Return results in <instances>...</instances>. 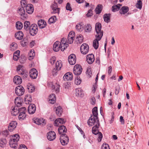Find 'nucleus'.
Wrapping results in <instances>:
<instances>
[{
	"instance_id": "1",
	"label": "nucleus",
	"mask_w": 149,
	"mask_h": 149,
	"mask_svg": "<svg viewBox=\"0 0 149 149\" xmlns=\"http://www.w3.org/2000/svg\"><path fill=\"white\" fill-rule=\"evenodd\" d=\"M101 24L100 23H97L95 25V39L93 40V45L96 49H98L99 47V41L100 40L103 36V31L101 30Z\"/></svg>"
},
{
	"instance_id": "2",
	"label": "nucleus",
	"mask_w": 149,
	"mask_h": 149,
	"mask_svg": "<svg viewBox=\"0 0 149 149\" xmlns=\"http://www.w3.org/2000/svg\"><path fill=\"white\" fill-rule=\"evenodd\" d=\"M66 40V38H63L61 40L60 43L58 41L55 42L53 45V50L57 52L60 49L61 51H64L68 46V44L67 43Z\"/></svg>"
},
{
	"instance_id": "3",
	"label": "nucleus",
	"mask_w": 149,
	"mask_h": 149,
	"mask_svg": "<svg viewBox=\"0 0 149 149\" xmlns=\"http://www.w3.org/2000/svg\"><path fill=\"white\" fill-rule=\"evenodd\" d=\"M88 124L89 126L99 125L98 118L95 117L93 116H91L88 121Z\"/></svg>"
},
{
	"instance_id": "4",
	"label": "nucleus",
	"mask_w": 149,
	"mask_h": 149,
	"mask_svg": "<svg viewBox=\"0 0 149 149\" xmlns=\"http://www.w3.org/2000/svg\"><path fill=\"white\" fill-rule=\"evenodd\" d=\"M29 29L30 34L32 36H34L38 32V26L36 24H32L30 26Z\"/></svg>"
},
{
	"instance_id": "5",
	"label": "nucleus",
	"mask_w": 149,
	"mask_h": 149,
	"mask_svg": "<svg viewBox=\"0 0 149 149\" xmlns=\"http://www.w3.org/2000/svg\"><path fill=\"white\" fill-rule=\"evenodd\" d=\"M15 93L18 96L22 95L24 92V89L21 85H19L16 87L15 90Z\"/></svg>"
},
{
	"instance_id": "6",
	"label": "nucleus",
	"mask_w": 149,
	"mask_h": 149,
	"mask_svg": "<svg viewBox=\"0 0 149 149\" xmlns=\"http://www.w3.org/2000/svg\"><path fill=\"white\" fill-rule=\"evenodd\" d=\"M60 140L61 143L63 146L67 144L69 141L68 137L65 134H63L61 135Z\"/></svg>"
},
{
	"instance_id": "7",
	"label": "nucleus",
	"mask_w": 149,
	"mask_h": 149,
	"mask_svg": "<svg viewBox=\"0 0 149 149\" xmlns=\"http://www.w3.org/2000/svg\"><path fill=\"white\" fill-rule=\"evenodd\" d=\"M33 122L38 125H44L46 122L45 120L42 118H34L33 119Z\"/></svg>"
},
{
	"instance_id": "8",
	"label": "nucleus",
	"mask_w": 149,
	"mask_h": 149,
	"mask_svg": "<svg viewBox=\"0 0 149 149\" xmlns=\"http://www.w3.org/2000/svg\"><path fill=\"white\" fill-rule=\"evenodd\" d=\"M89 47L88 45L86 43L82 44L80 47V50L81 53L83 54H87L89 51Z\"/></svg>"
},
{
	"instance_id": "9",
	"label": "nucleus",
	"mask_w": 149,
	"mask_h": 149,
	"mask_svg": "<svg viewBox=\"0 0 149 149\" xmlns=\"http://www.w3.org/2000/svg\"><path fill=\"white\" fill-rule=\"evenodd\" d=\"M49 86L52 89H54L56 92H59V85L58 83H54L53 82L48 83Z\"/></svg>"
},
{
	"instance_id": "10",
	"label": "nucleus",
	"mask_w": 149,
	"mask_h": 149,
	"mask_svg": "<svg viewBox=\"0 0 149 149\" xmlns=\"http://www.w3.org/2000/svg\"><path fill=\"white\" fill-rule=\"evenodd\" d=\"M82 70V67L79 64H76L74 67L73 72L74 74H80Z\"/></svg>"
},
{
	"instance_id": "11",
	"label": "nucleus",
	"mask_w": 149,
	"mask_h": 149,
	"mask_svg": "<svg viewBox=\"0 0 149 149\" xmlns=\"http://www.w3.org/2000/svg\"><path fill=\"white\" fill-rule=\"evenodd\" d=\"M68 61L70 65H74L76 63V57L75 55L72 54L69 56L68 58Z\"/></svg>"
},
{
	"instance_id": "12",
	"label": "nucleus",
	"mask_w": 149,
	"mask_h": 149,
	"mask_svg": "<svg viewBox=\"0 0 149 149\" xmlns=\"http://www.w3.org/2000/svg\"><path fill=\"white\" fill-rule=\"evenodd\" d=\"M17 143L18 141H16V139L12 137L9 141V144L10 147L15 149L18 146Z\"/></svg>"
},
{
	"instance_id": "13",
	"label": "nucleus",
	"mask_w": 149,
	"mask_h": 149,
	"mask_svg": "<svg viewBox=\"0 0 149 149\" xmlns=\"http://www.w3.org/2000/svg\"><path fill=\"white\" fill-rule=\"evenodd\" d=\"M47 136L48 140L50 141H52L55 139L56 134L54 132L51 131L48 132Z\"/></svg>"
},
{
	"instance_id": "14",
	"label": "nucleus",
	"mask_w": 149,
	"mask_h": 149,
	"mask_svg": "<svg viewBox=\"0 0 149 149\" xmlns=\"http://www.w3.org/2000/svg\"><path fill=\"white\" fill-rule=\"evenodd\" d=\"M95 60L94 56L93 54H88L86 57V61L89 64H92Z\"/></svg>"
},
{
	"instance_id": "15",
	"label": "nucleus",
	"mask_w": 149,
	"mask_h": 149,
	"mask_svg": "<svg viewBox=\"0 0 149 149\" xmlns=\"http://www.w3.org/2000/svg\"><path fill=\"white\" fill-rule=\"evenodd\" d=\"M17 125L16 121H13L11 122L8 127V130L10 132H13L16 128Z\"/></svg>"
},
{
	"instance_id": "16",
	"label": "nucleus",
	"mask_w": 149,
	"mask_h": 149,
	"mask_svg": "<svg viewBox=\"0 0 149 149\" xmlns=\"http://www.w3.org/2000/svg\"><path fill=\"white\" fill-rule=\"evenodd\" d=\"M75 95L77 97H83L84 95L83 90L80 88H76L75 90Z\"/></svg>"
},
{
	"instance_id": "17",
	"label": "nucleus",
	"mask_w": 149,
	"mask_h": 149,
	"mask_svg": "<svg viewBox=\"0 0 149 149\" xmlns=\"http://www.w3.org/2000/svg\"><path fill=\"white\" fill-rule=\"evenodd\" d=\"M65 120L62 118H59L56 119L54 123V125L57 126H60V125L64 124Z\"/></svg>"
},
{
	"instance_id": "18",
	"label": "nucleus",
	"mask_w": 149,
	"mask_h": 149,
	"mask_svg": "<svg viewBox=\"0 0 149 149\" xmlns=\"http://www.w3.org/2000/svg\"><path fill=\"white\" fill-rule=\"evenodd\" d=\"M36 110V107L35 104H31L28 107V111L30 114H33Z\"/></svg>"
},
{
	"instance_id": "19",
	"label": "nucleus",
	"mask_w": 149,
	"mask_h": 149,
	"mask_svg": "<svg viewBox=\"0 0 149 149\" xmlns=\"http://www.w3.org/2000/svg\"><path fill=\"white\" fill-rule=\"evenodd\" d=\"M26 9L27 13L29 14H32L33 11V6L31 4H28L26 6Z\"/></svg>"
},
{
	"instance_id": "20",
	"label": "nucleus",
	"mask_w": 149,
	"mask_h": 149,
	"mask_svg": "<svg viewBox=\"0 0 149 149\" xmlns=\"http://www.w3.org/2000/svg\"><path fill=\"white\" fill-rule=\"evenodd\" d=\"M48 102L49 103L52 104L54 103L56 101V99L55 95L54 94L50 95L48 99Z\"/></svg>"
},
{
	"instance_id": "21",
	"label": "nucleus",
	"mask_w": 149,
	"mask_h": 149,
	"mask_svg": "<svg viewBox=\"0 0 149 149\" xmlns=\"http://www.w3.org/2000/svg\"><path fill=\"white\" fill-rule=\"evenodd\" d=\"M13 82L17 84H19L22 82V79L20 77L16 75L13 78Z\"/></svg>"
},
{
	"instance_id": "22",
	"label": "nucleus",
	"mask_w": 149,
	"mask_h": 149,
	"mask_svg": "<svg viewBox=\"0 0 149 149\" xmlns=\"http://www.w3.org/2000/svg\"><path fill=\"white\" fill-rule=\"evenodd\" d=\"M129 10V8L128 7L124 6L120 9L119 13L121 15H125Z\"/></svg>"
},
{
	"instance_id": "23",
	"label": "nucleus",
	"mask_w": 149,
	"mask_h": 149,
	"mask_svg": "<svg viewBox=\"0 0 149 149\" xmlns=\"http://www.w3.org/2000/svg\"><path fill=\"white\" fill-rule=\"evenodd\" d=\"M32 100V99L30 95L27 94L25 95L24 98V101L26 104H29L31 103Z\"/></svg>"
},
{
	"instance_id": "24",
	"label": "nucleus",
	"mask_w": 149,
	"mask_h": 149,
	"mask_svg": "<svg viewBox=\"0 0 149 149\" xmlns=\"http://www.w3.org/2000/svg\"><path fill=\"white\" fill-rule=\"evenodd\" d=\"M17 13L20 16L24 17L25 14L24 8L22 7H19L17 9Z\"/></svg>"
},
{
	"instance_id": "25",
	"label": "nucleus",
	"mask_w": 149,
	"mask_h": 149,
	"mask_svg": "<svg viewBox=\"0 0 149 149\" xmlns=\"http://www.w3.org/2000/svg\"><path fill=\"white\" fill-rule=\"evenodd\" d=\"M67 131V129L64 125L60 126L58 129V133L60 134H65Z\"/></svg>"
},
{
	"instance_id": "26",
	"label": "nucleus",
	"mask_w": 149,
	"mask_h": 149,
	"mask_svg": "<svg viewBox=\"0 0 149 149\" xmlns=\"http://www.w3.org/2000/svg\"><path fill=\"white\" fill-rule=\"evenodd\" d=\"M53 10L52 13H58L59 11V9L57 7V4L54 3L51 6Z\"/></svg>"
},
{
	"instance_id": "27",
	"label": "nucleus",
	"mask_w": 149,
	"mask_h": 149,
	"mask_svg": "<svg viewBox=\"0 0 149 149\" xmlns=\"http://www.w3.org/2000/svg\"><path fill=\"white\" fill-rule=\"evenodd\" d=\"M11 114L14 116L17 115L19 113V108L17 107H12L11 109Z\"/></svg>"
},
{
	"instance_id": "28",
	"label": "nucleus",
	"mask_w": 149,
	"mask_h": 149,
	"mask_svg": "<svg viewBox=\"0 0 149 149\" xmlns=\"http://www.w3.org/2000/svg\"><path fill=\"white\" fill-rule=\"evenodd\" d=\"M28 92L30 93L33 92L35 90V88L33 85L31 83H29L27 86Z\"/></svg>"
},
{
	"instance_id": "29",
	"label": "nucleus",
	"mask_w": 149,
	"mask_h": 149,
	"mask_svg": "<svg viewBox=\"0 0 149 149\" xmlns=\"http://www.w3.org/2000/svg\"><path fill=\"white\" fill-rule=\"evenodd\" d=\"M24 34L21 31H18L15 34V38L19 40H20L22 39Z\"/></svg>"
},
{
	"instance_id": "30",
	"label": "nucleus",
	"mask_w": 149,
	"mask_h": 149,
	"mask_svg": "<svg viewBox=\"0 0 149 149\" xmlns=\"http://www.w3.org/2000/svg\"><path fill=\"white\" fill-rule=\"evenodd\" d=\"M38 25L40 28L42 29L46 26V23L44 20L40 19L38 21Z\"/></svg>"
},
{
	"instance_id": "31",
	"label": "nucleus",
	"mask_w": 149,
	"mask_h": 149,
	"mask_svg": "<svg viewBox=\"0 0 149 149\" xmlns=\"http://www.w3.org/2000/svg\"><path fill=\"white\" fill-rule=\"evenodd\" d=\"M122 5L120 4H118L117 5H114L111 7V10L113 12H115L118 11L120 9V7Z\"/></svg>"
},
{
	"instance_id": "32",
	"label": "nucleus",
	"mask_w": 149,
	"mask_h": 149,
	"mask_svg": "<svg viewBox=\"0 0 149 149\" xmlns=\"http://www.w3.org/2000/svg\"><path fill=\"white\" fill-rule=\"evenodd\" d=\"M62 66V63L61 61H57L55 63V68H57V70H60Z\"/></svg>"
},
{
	"instance_id": "33",
	"label": "nucleus",
	"mask_w": 149,
	"mask_h": 149,
	"mask_svg": "<svg viewBox=\"0 0 149 149\" xmlns=\"http://www.w3.org/2000/svg\"><path fill=\"white\" fill-rule=\"evenodd\" d=\"M99 126V125L94 126L93 127L92 129V132L93 134H94L95 135H97L99 133V132H99L98 130Z\"/></svg>"
},
{
	"instance_id": "34",
	"label": "nucleus",
	"mask_w": 149,
	"mask_h": 149,
	"mask_svg": "<svg viewBox=\"0 0 149 149\" xmlns=\"http://www.w3.org/2000/svg\"><path fill=\"white\" fill-rule=\"evenodd\" d=\"M7 143L6 139L2 138L0 139V147L1 148H4L6 146Z\"/></svg>"
},
{
	"instance_id": "35",
	"label": "nucleus",
	"mask_w": 149,
	"mask_h": 149,
	"mask_svg": "<svg viewBox=\"0 0 149 149\" xmlns=\"http://www.w3.org/2000/svg\"><path fill=\"white\" fill-rule=\"evenodd\" d=\"M22 100L18 97H16L15 100V103L17 106L16 107L20 106L22 104Z\"/></svg>"
},
{
	"instance_id": "36",
	"label": "nucleus",
	"mask_w": 149,
	"mask_h": 149,
	"mask_svg": "<svg viewBox=\"0 0 149 149\" xmlns=\"http://www.w3.org/2000/svg\"><path fill=\"white\" fill-rule=\"evenodd\" d=\"M81 82V80L79 75L75 77L74 83L77 85H78L80 84Z\"/></svg>"
},
{
	"instance_id": "37",
	"label": "nucleus",
	"mask_w": 149,
	"mask_h": 149,
	"mask_svg": "<svg viewBox=\"0 0 149 149\" xmlns=\"http://www.w3.org/2000/svg\"><path fill=\"white\" fill-rule=\"evenodd\" d=\"M20 52L18 50L15 51L14 53L13 59L14 60L17 61L19 57Z\"/></svg>"
},
{
	"instance_id": "38",
	"label": "nucleus",
	"mask_w": 149,
	"mask_h": 149,
	"mask_svg": "<svg viewBox=\"0 0 149 149\" xmlns=\"http://www.w3.org/2000/svg\"><path fill=\"white\" fill-rule=\"evenodd\" d=\"M93 115L91 116H93L95 117L98 118L97 117L98 112H97V107H95L92 109Z\"/></svg>"
},
{
	"instance_id": "39",
	"label": "nucleus",
	"mask_w": 149,
	"mask_h": 149,
	"mask_svg": "<svg viewBox=\"0 0 149 149\" xmlns=\"http://www.w3.org/2000/svg\"><path fill=\"white\" fill-rule=\"evenodd\" d=\"M111 15V14L109 13L106 14L104 15V19L105 22L108 23L109 22Z\"/></svg>"
},
{
	"instance_id": "40",
	"label": "nucleus",
	"mask_w": 149,
	"mask_h": 149,
	"mask_svg": "<svg viewBox=\"0 0 149 149\" xmlns=\"http://www.w3.org/2000/svg\"><path fill=\"white\" fill-rule=\"evenodd\" d=\"M30 22L28 21H25L24 23V29L26 31L29 30L30 25Z\"/></svg>"
},
{
	"instance_id": "41",
	"label": "nucleus",
	"mask_w": 149,
	"mask_h": 149,
	"mask_svg": "<svg viewBox=\"0 0 149 149\" xmlns=\"http://www.w3.org/2000/svg\"><path fill=\"white\" fill-rule=\"evenodd\" d=\"M23 27V24L20 22H17L16 23V27L18 30L21 29Z\"/></svg>"
},
{
	"instance_id": "42",
	"label": "nucleus",
	"mask_w": 149,
	"mask_h": 149,
	"mask_svg": "<svg viewBox=\"0 0 149 149\" xmlns=\"http://www.w3.org/2000/svg\"><path fill=\"white\" fill-rule=\"evenodd\" d=\"M56 112L58 116H61L62 112V109L61 107L60 106L58 107L56 109Z\"/></svg>"
},
{
	"instance_id": "43",
	"label": "nucleus",
	"mask_w": 149,
	"mask_h": 149,
	"mask_svg": "<svg viewBox=\"0 0 149 149\" xmlns=\"http://www.w3.org/2000/svg\"><path fill=\"white\" fill-rule=\"evenodd\" d=\"M73 75H64L63 78L65 81H71L73 78Z\"/></svg>"
},
{
	"instance_id": "44",
	"label": "nucleus",
	"mask_w": 149,
	"mask_h": 149,
	"mask_svg": "<svg viewBox=\"0 0 149 149\" xmlns=\"http://www.w3.org/2000/svg\"><path fill=\"white\" fill-rule=\"evenodd\" d=\"M142 3L141 1L138 0L135 5V6L137 8L141 9L142 8Z\"/></svg>"
},
{
	"instance_id": "45",
	"label": "nucleus",
	"mask_w": 149,
	"mask_h": 149,
	"mask_svg": "<svg viewBox=\"0 0 149 149\" xmlns=\"http://www.w3.org/2000/svg\"><path fill=\"white\" fill-rule=\"evenodd\" d=\"M102 10L101 5H98L95 9V13L97 14H99L101 12Z\"/></svg>"
},
{
	"instance_id": "46",
	"label": "nucleus",
	"mask_w": 149,
	"mask_h": 149,
	"mask_svg": "<svg viewBox=\"0 0 149 149\" xmlns=\"http://www.w3.org/2000/svg\"><path fill=\"white\" fill-rule=\"evenodd\" d=\"M56 17L55 16H53L51 17L49 19L48 22L50 24L55 22L56 20Z\"/></svg>"
},
{
	"instance_id": "47",
	"label": "nucleus",
	"mask_w": 149,
	"mask_h": 149,
	"mask_svg": "<svg viewBox=\"0 0 149 149\" xmlns=\"http://www.w3.org/2000/svg\"><path fill=\"white\" fill-rule=\"evenodd\" d=\"M91 25L89 24H87L85 28V31L86 32H90L91 31Z\"/></svg>"
},
{
	"instance_id": "48",
	"label": "nucleus",
	"mask_w": 149,
	"mask_h": 149,
	"mask_svg": "<svg viewBox=\"0 0 149 149\" xmlns=\"http://www.w3.org/2000/svg\"><path fill=\"white\" fill-rule=\"evenodd\" d=\"M26 117L25 113H19L18 118L19 120H22L25 119Z\"/></svg>"
},
{
	"instance_id": "49",
	"label": "nucleus",
	"mask_w": 149,
	"mask_h": 149,
	"mask_svg": "<svg viewBox=\"0 0 149 149\" xmlns=\"http://www.w3.org/2000/svg\"><path fill=\"white\" fill-rule=\"evenodd\" d=\"M34 50H31L29 54V60H32L33 58V57L35 55V53L34 52Z\"/></svg>"
},
{
	"instance_id": "50",
	"label": "nucleus",
	"mask_w": 149,
	"mask_h": 149,
	"mask_svg": "<svg viewBox=\"0 0 149 149\" xmlns=\"http://www.w3.org/2000/svg\"><path fill=\"white\" fill-rule=\"evenodd\" d=\"M29 74H38V72L36 69L33 68L30 70Z\"/></svg>"
},
{
	"instance_id": "51",
	"label": "nucleus",
	"mask_w": 149,
	"mask_h": 149,
	"mask_svg": "<svg viewBox=\"0 0 149 149\" xmlns=\"http://www.w3.org/2000/svg\"><path fill=\"white\" fill-rule=\"evenodd\" d=\"M70 84L69 82H67L64 83L63 85V87L66 90H68L70 88Z\"/></svg>"
},
{
	"instance_id": "52",
	"label": "nucleus",
	"mask_w": 149,
	"mask_h": 149,
	"mask_svg": "<svg viewBox=\"0 0 149 149\" xmlns=\"http://www.w3.org/2000/svg\"><path fill=\"white\" fill-rule=\"evenodd\" d=\"M26 111L25 107H23L20 108H19V113H25Z\"/></svg>"
},
{
	"instance_id": "53",
	"label": "nucleus",
	"mask_w": 149,
	"mask_h": 149,
	"mask_svg": "<svg viewBox=\"0 0 149 149\" xmlns=\"http://www.w3.org/2000/svg\"><path fill=\"white\" fill-rule=\"evenodd\" d=\"M77 39H78V42L80 43L83 42V37L81 35H79L77 37Z\"/></svg>"
},
{
	"instance_id": "54",
	"label": "nucleus",
	"mask_w": 149,
	"mask_h": 149,
	"mask_svg": "<svg viewBox=\"0 0 149 149\" xmlns=\"http://www.w3.org/2000/svg\"><path fill=\"white\" fill-rule=\"evenodd\" d=\"M20 3L21 6V7L24 8V7H26L27 3L26 0H22L20 1Z\"/></svg>"
},
{
	"instance_id": "55",
	"label": "nucleus",
	"mask_w": 149,
	"mask_h": 149,
	"mask_svg": "<svg viewBox=\"0 0 149 149\" xmlns=\"http://www.w3.org/2000/svg\"><path fill=\"white\" fill-rule=\"evenodd\" d=\"M101 149H110V148L108 144L104 143L102 145Z\"/></svg>"
},
{
	"instance_id": "56",
	"label": "nucleus",
	"mask_w": 149,
	"mask_h": 149,
	"mask_svg": "<svg viewBox=\"0 0 149 149\" xmlns=\"http://www.w3.org/2000/svg\"><path fill=\"white\" fill-rule=\"evenodd\" d=\"M75 36V33L73 31L70 32L68 35V37L71 38H74Z\"/></svg>"
},
{
	"instance_id": "57",
	"label": "nucleus",
	"mask_w": 149,
	"mask_h": 149,
	"mask_svg": "<svg viewBox=\"0 0 149 149\" xmlns=\"http://www.w3.org/2000/svg\"><path fill=\"white\" fill-rule=\"evenodd\" d=\"M12 137L14 138V139H16V141H19V136L18 134H15L12 136Z\"/></svg>"
},
{
	"instance_id": "58",
	"label": "nucleus",
	"mask_w": 149,
	"mask_h": 149,
	"mask_svg": "<svg viewBox=\"0 0 149 149\" xmlns=\"http://www.w3.org/2000/svg\"><path fill=\"white\" fill-rule=\"evenodd\" d=\"M56 60V58L55 57L53 56L50 58L49 60V62L52 65H53Z\"/></svg>"
},
{
	"instance_id": "59",
	"label": "nucleus",
	"mask_w": 149,
	"mask_h": 149,
	"mask_svg": "<svg viewBox=\"0 0 149 149\" xmlns=\"http://www.w3.org/2000/svg\"><path fill=\"white\" fill-rule=\"evenodd\" d=\"M26 60V58L24 56H22L19 58V61L22 63H24L25 61Z\"/></svg>"
},
{
	"instance_id": "60",
	"label": "nucleus",
	"mask_w": 149,
	"mask_h": 149,
	"mask_svg": "<svg viewBox=\"0 0 149 149\" xmlns=\"http://www.w3.org/2000/svg\"><path fill=\"white\" fill-rule=\"evenodd\" d=\"M66 9L67 10H69L70 11H71L72 10V9L69 3H68L66 6Z\"/></svg>"
},
{
	"instance_id": "61",
	"label": "nucleus",
	"mask_w": 149,
	"mask_h": 149,
	"mask_svg": "<svg viewBox=\"0 0 149 149\" xmlns=\"http://www.w3.org/2000/svg\"><path fill=\"white\" fill-rule=\"evenodd\" d=\"M93 15V13L92 12V10L90 9L88 11V13L86 15L87 17H90Z\"/></svg>"
},
{
	"instance_id": "62",
	"label": "nucleus",
	"mask_w": 149,
	"mask_h": 149,
	"mask_svg": "<svg viewBox=\"0 0 149 149\" xmlns=\"http://www.w3.org/2000/svg\"><path fill=\"white\" fill-rule=\"evenodd\" d=\"M97 87V85L96 83H95V84L93 85V87L92 88V91L93 93H95V92L96 89Z\"/></svg>"
},
{
	"instance_id": "63",
	"label": "nucleus",
	"mask_w": 149,
	"mask_h": 149,
	"mask_svg": "<svg viewBox=\"0 0 149 149\" xmlns=\"http://www.w3.org/2000/svg\"><path fill=\"white\" fill-rule=\"evenodd\" d=\"M77 29L79 31H82V27L80 24L77 25L76 26Z\"/></svg>"
},
{
	"instance_id": "64",
	"label": "nucleus",
	"mask_w": 149,
	"mask_h": 149,
	"mask_svg": "<svg viewBox=\"0 0 149 149\" xmlns=\"http://www.w3.org/2000/svg\"><path fill=\"white\" fill-rule=\"evenodd\" d=\"M19 149H27V148L24 144L20 145L19 148Z\"/></svg>"
}]
</instances>
